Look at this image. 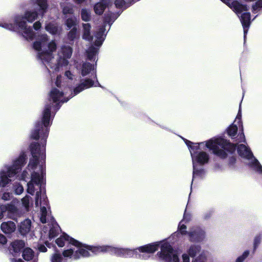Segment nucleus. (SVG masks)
I'll use <instances>...</instances> for the list:
<instances>
[{
    "label": "nucleus",
    "instance_id": "f257e3e1",
    "mask_svg": "<svg viewBox=\"0 0 262 262\" xmlns=\"http://www.w3.org/2000/svg\"><path fill=\"white\" fill-rule=\"evenodd\" d=\"M33 49L37 52V58L48 70L49 68L58 71L60 67L68 64V59L71 57L73 49L68 45H62L58 49L55 58L53 53L57 46L55 40H50L47 34L39 36L33 43Z\"/></svg>",
    "mask_w": 262,
    "mask_h": 262
},
{
    "label": "nucleus",
    "instance_id": "f03ea898",
    "mask_svg": "<svg viewBox=\"0 0 262 262\" xmlns=\"http://www.w3.org/2000/svg\"><path fill=\"white\" fill-rule=\"evenodd\" d=\"M51 116H42L41 120L37 121L30 135V138L33 140H38L41 139V143L42 145L41 149V145L38 142H32L30 145V151L33 157L41 158L43 164L46 161V154L45 146L46 145L47 139L49 136L50 126V117Z\"/></svg>",
    "mask_w": 262,
    "mask_h": 262
},
{
    "label": "nucleus",
    "instance_id": "7ed1b4c3",
    "mask_svg": "<svg viewBox=\"0 0 262 262\" xmlns=\"http://www.w3.org/2000/svg\"><path fill=\"white\" fill-rule=\"evenodd\" d=\"M36 11H26L24 15H17L14 17V23L4 21L0 23V27L12 31H18L27 40H32L35 35L31 26H28L26 21L33 23L37 18Z\"/></svg>",
    "mask_w": 262,
    "mask_h": 262
},
{
    "label": "nucleus",
    "instance_id": "20e7f679",
    "mask_svg": "<svg viewBox=\"0 0 262 262\" xmlns=\"http://www.w3.org/2000/svg\"><path fill=\"white\" fill-rule=\"evenodd\" d=\"M62 78L61 76L57 77L55 84L58 88H53L50 93V98L54 104L46 105L42 115H51L56 113L62 104L67 102L73 97V96L68 95V92L66 90H62V87L63 86L62 84Z\"/></svg>",
    "mask_w": 262,
    "mask_h": 262
},
{
    "label": "nucleus",
    "instance_id": "39448f33",
    "mask_svg": "<svg viewBox=\"0 0 262 262\" xmlns=\"http://www.w3.org/2000/svg\"><path fill=\"white\" fill-rule=\"evenodd\" d=\"M74 246L78 248L73 255V259L75 260L79 259L80 256L87 257L100 253H109L112 255H115V254H118L121 253L120 250H118L116 247L108 245L94 246L80 242L78 246Z\"/></svg>",
    "mask_w": 262,
    "mask_h": 262
},
{
    "label": "nucleus",
    "instance_id": "423d86ee",
    "mask_svg": "<svg viewBox=\"0 0 262 262\" xmlns=\"http://www.w3.org/2000/svg\"><path fill=\"white\" fill-rule=\"evenodd\" d=\"M206 146L212 151L214 155L221 159H225L228 157L227 152L233 154L236 150V145L222 137L208 140Z\"/></svg>",
    "mask_w": 262,
    "mask_h": 262
},
{
    "label": "nucleus",
    "instance_id": "0eeeda50",
    "mask_svg": "<svg viewBox=\"0 0 262 262\" xmlns=\"http://www.w3.org/2000/svg\"><path fill=\"white\" fill-rule=\"evenodd\" d=\"M118 15L113 13H110L106 14L104 20V26L108 24L110 26L117 19ZM105 26H103L99 29L94 36V45L95 47L92 46L86 51L88 58L91 61H95L96 58V55L98 53L99 48L102 45L105 39L106 34L105 32Z\"/></svg>",
    "mask_w": 262,
    "mask_h": 262
},
{
    "label": "nucleus",
    "instance_id": "6e6552de",
    "mask_svg": "<svg viewBox=\"0 0 262 262\" xmlns=\"http://www.w3.org/2000/svg\"><path fill=\"white\" fill-rule=\"evenodd\" d=\"M221 1L232 9L240 18V20L243 27L244 37L245 38L251 24L250 13L247 12L249 10L248 7L236 1Z\"/></svg>",
    "mask_w": 262,
    "mask_h": 262
},
{
    "label": "nucleus",
    "instance_id": "1a4fd4ad",
    "mask_svg": "<svg viewBox=\"0 0 262 262\" xmlns=\"http://www.w3.org/2000/svg\"><path fill=\"white\" fill-rule=\"evenodd\" d=\"M159 246V242H155L140 246L134 249L116 247L117 249L120 250L121 253L118 254H115V255L124 257H132L134 256H135L136 258L140 257L141 255L138 253V252L149 254L154 253L158 250Z\"/></svg>",
    "mask_w": 262,
    "mask_h": 262
},
{
    "label": "nucleus",
    "instance_id": "9d476101",
    "mask_svg": "<svg viewBox=\"0 0 262 262\" xmlns=\"http://www.w3.org/2000/svg\"><path fill=\"white\" fill-rule=\"evenodd\" d=\"M26 155L23 154L14 161L13 165L8 168L7 173L4 171L1 172L0 180L1 186L5 187L11 182L9 178H11L18 173L26 164Z\"/></svg>",
    "mask_w": 262,
    "mask_h": 262
},
{
    "label": "nucleus",
    "instance_id": "9b49d317",
    "mask_svg": "<svg viewBox=\"0 0 262 262\" xmlns=\"http://www.w3.org/2000/svg\"><path fill=\"white\" fill-rule=\"evenodd\" d=\"M157 255L165 262H180L177 253L174 252L173 247L167 242L161 245V251L157 253Z\"/></svg>",
    "mask_w": 262,
    "mask_h": 262
},
{
    "label": "nucleus",
    "instance_id": "f8f14e48",
    "mask_svg": "<svg viewBox=\"0 0 262 262\" xmlns=\"http://www.w3.org/2000/svg\"><path fill=\"white\" fill-rule=\"evenodd\" d=\"M188 237L190 242L200 243L205 241L206 233L205 229L199 226H194L190 228Z\"/></svg>",
    "mask_w": 262,
    "mask_h": 262
},
{
    "label": "nucleus",
    "instance_id": "ddd939ff",
    "mask_svg": "<svg viewBox=\"0 0 262 262\" xmlns=\"http://www.w3.org/2000/svg\"><path fill=\"white\" fill-rule=\"evenodd\" d=\"M25 247V243L23 240L16 239L11 242L8 247V250L13 257H18L20 256Z\"/></svg>",
    "mask_w": 262,
    "mask_h": 262
},
{
    "label": "nucleus",
    "instance_id": "4468645a",
    "mask_svg": "<svg viewBox=\"0 0 262 262\" xmlns=\"http://www.w3.org/2000/svg\"><path fill=\"white\" fill-rule=\"evenodd\" d=\"M191 157L193 164L198 163L203 165L207 163L209 160V157L208 154L204 151L191 152Z\"/></svg>",
    "mask_w": 262,
    "mask_h": 262
},
{
    "label": "nucleus",
    "instance_id": "2eb2a0df",
    "mask_svg": "<svg viewBox=\"0 0 262 262\" xmlns=\"http://www.w3.org/2000/svg\"><path fill=\"white\" fill-rule=\"evenodd\" d=\"M75 68L79 70L81 75L84 77L89 75L95 70V66L88 62H83L82 63H75Z\"/></svg>",
    "mask_w": 262,
    "mask_h": 262
},
{
    "label": "nucleus",
    "instance_id": "dca6fc26",
    "mask_svg": "<svg viewBox=\"0 0 262 262\" xmlns=\"http://www.w3.org/2000/svg\"><path fill=\"white\" fill-rule=\"evenodd\" d=\"M67 241L73 246H78L80 242L70 236L66 233H63L60 236L55 240V243L59 247H63L64 246V242Z\"/></svg>",
    "mask_w": 262,
    "mask_h": 262
},
{
    "label": "nucleus",
    "instance_id": "f3484780",
    "mask_svg": "<svg viewBox=\"0 0 262 262\" xmlns=\"http://www.w3.org/2000/svg\"><path fill=\"white\" fill-rule=\"evenodd\" d=\"M40 174H39L38 172H36L33 171L31 173V181L30 182L33 183L34 184L37 185H41V182L44 178L46 177V167L45 166L43 167L42 165H41L40 166Z\"/></svg>",
    "mask_w": 262,
    "mask_h": 262
},
{
    "label": "nucleus",
    "instance_id": "a211bd4d",
    "mask_svg": "<svg viewBox=\"0 0 262 262\" xmlns=\"http://www.w3.org/2000/svg\"><path fill=\"white\" fill-rule=\"evenodd\" d=\"M94 82L91 79L86 78L81 80L80 83L74 89V94L76 95L84 90L92 87Z\"/></svg>",
    "mask_w": 262,
    "mask_h": 262
},
{
    "label": "nucleus",
    "instance_id": "6ab92c4d",
    "mask_svg": "<svg viewBox=\"0 0 262 262\" xmlns=\"http://www.w3.org/2000/svg\"><path fill=\"white\" fill-rule=\"evenodd\" d=\"M236 145V149H237L238 155L242 158L250 159L253 157V155L250 149L246 145L243 144Z\"/></svg>",
    "mask_w": 262,
    "mask_h": 262
},
{
    "label": "nucleus",
    "instance_id": "aec40b11",
    "mask_svg": "<svg viewBox=\"0 0 262 262\" xmlns=\"http://www.w3.org/2000/svg\"><path fill=\"white\" fill-rule=\"evenodd\" d=\"M1 228L2 231L6 234H10L14 232L16 229L15 223L12 221L3 222L2 223Z\"/></svg>",
    "mask_w": 262,
    "mask_h": 262
},
{
    "label": "nucleus",
    "instance_id": "412c9836",
    "mask_svg": "<svg viewBox=\"0 0 262 262\" xmlns=\"http://www.w3.org/2000/svg\"><path fill=\"white\" fill-rule=\"evenodd\" d=\"M83 28V34H82V38L84 40L92 41L94 39L93 37L91 35V26L90 24H82Z\"/></svg>",
    "mask_w": 262,
    "mask_h": 262
},
{
    "label": "nucleus",
    "instance_id": "4be33fe9",
    "mask_svg": "<svg viewBox=\"0 0 262 262\" xmlns=\"http://www.w3.org/2000/svg\"><path fill=\"white\" fill-rule=\"evenodd\" d=\"M32 3L36 4L39 7V12L41 15V17L43 16L46 12L48 5L47 0H31Z\"/></svg>",
    "mask_w": 262,
    "mask_h": 262
},
{
    "label": "nucleus",
    "instance_id": "5701e85b",
    "mask_svg": "<svg viewBox=\"0 0 262 262\" xmlns=\"http://www.w3.org/2000/svg\"><path fill=\"white\" fill-rule=\"evenodd\" d=\"M31 226V221L29 219L25 220L19 226L20 233L23 235L28 233L30 230Z\"/></svg>",
    "mask_w": 262,
    "mask_h": 262
},
{
    "label": "nucleus",
    "instance_id": "b1692460",
    "mask_svg": "<svg viewBox=\"0 0 262 262\" xmlns=\"http://www.w3.org/2000/svg\"><path fill=\"white\" fill-rule=\"evenodd\" d=\"M21 253L23 259L28 261L32 260L34 256V252L29 247H24Z\"/></svg>",
    "mask_w": 262,
    "mask_h": 262
},
{
    "label": "nucleus",
    "instance_id": "393cba45",
    "mask_svg": "<svg viewBox=\"0 0 262 262\" xmlns=\"http://www.w3.org/2000/svg\"><path fill=\"white\" fill-rule=\"evenodd\" d=\"M45 29L47 31L52 35H55L59 32V29L55 23H49L46 24Z\"/></svg>",
    "mask_w": 262,
    "mask_h": 262
},
{
    "label": "nucleus",
    "instance_id": "a878e982",
    "mask_svg": "<svg viewBox=\"0 0 262 262\" xmlns=\"http://www.w3.org/2000/svg\"><path fill=\"white\" fill-rule=\"evenodd\" d=\"M244 1L247 3L255 1L252 6V12L253 13H258L262 8V0H244Z\"/></svg>",
    "mask_w": 262,
    "mask_h": 262
},
{
    "label": "nucleus",
    "instance_id": "bb28decb",
    "mask_svg": "<svg viewBox=\"0 0 262 262\" xmlns=\"http://www.w3.org/2000/svg\"><path fill=\"white\" fill-rule=\"evenodd\" d=\"M106 6L102 2L97 3L94 5V11L96 14L102 15L105 9Z\"/></svg>",
    "mask_w": 262,
    "mask_h": 262
},
{
    "label": "nucleus",
    "instance_id": "cd10ccee",
    "mask_svg": "<svg viewBox=\"0 0 262 262\" xmlns=\"http://www.w3.org/2000/svg\"><path fill=\"white\" fill-rule=\"evenodd\" d=\"M201 250V247L198 245H192L187 251L188 255L191 257H194Z\"/></svg>",
    "mask_w": 262,
    "mask_h": 262
},
{
    "label": "nucleus",
    "instance_id": "c85d7f7f",
    "mask_svg": "<svg viewBox=\"0 0 262 262\" xmlns=\"http://www.w3.org/2000/svg\"><path fill=\"white\" fill-rule=\"evenodd\" d=\"M80 15L83 21L88 22L90 21L91 19V11L88 8H82L80 11Z\"/></svg>",
    "mask_w": 262,
    "mask_h": 262
},
{
    "label": "nucleus",
    "instance_id": "c756f323",
    "mask_svg": "<svg viewBox=\"0 0 262 262\" xmlns=\"http://www.w3.org/2000/svg\"><path fill=\"white\" fill-rule=\"evenodd\" d=\"M131 3L130 0H116L115 5L117 8L126 9Z\"/></svg>",
    "mask_w": 262,
    "mask_h": 262
},
{
    "label": "nucleus",
    "instance_id": "7c9ffc66",
    "mask_svg": "<svg viewBox=\"0 0 262 262\" xmlns=\"http://www.w3.org/2000/svg\"><path fill=\"white\" fill-rule=\"evenodd\" d=\"M39 157H32V158L30 159L29 163L28 165V169L29 170H34L36 168L39 163Z\"/></svg>",
    "mask_w": 262,
    "mask_h": 262
},
{
    "label": "nucleus",
    "instance_id": "2f4dec72",
    "mask_svg": "<svg viewBox=\"0 0 262 262\" xmlns=\"http://www.w3.org/2000/svg\"><path fill=\"white\" fill-rule=\"evenodd\" d=\"M63 14H72L74 13L73 5L68 4L66 5H61Z\"/></svg>",
    "mask_w": 262,
    "mask_h": 262
},
{
    "label": "nucleus",
    "instance_id": "473e14b6",
    "mask_svg": "<svg viewBox=\"0 0 262 262\" xmlns=\"http://www.w3.org/2000/svg\"><path fill=\"white\" fill-rule=\"evenodd\" d=\"M205 173V170L203 168L198 169L196 168L195 165L194 163L193 164V178L195 177H199L201 178H203V176Z\"/></svg>",
    "mask_w": 262,
    "mask_h": 262
},
{
    "label": "nucleus",
    "instance_id": "72a5a7b5",
    "mask_svg": "<svg viewBox=\"0 0 262 262\" xmlns=\"http://www.w3.org/2000/svg\"><path fill=\"white\" fill-rule=\"evenodd\" d=\"M237 132V127L235 125H232L226 129L227 134L230 137H233L236 136Z\"/></svg>",
    "mask_w": 262,
    "mask_h": 262
},
{
    "label": "nucleus",
    "instance_id": "f704fd0d",
    "mask_svg": "<svg viewBox=\"0 0 262 262\" xmlns=\"http://www.w3.org/2000/svg\"><path fill=\"white\" fill-rule=\"evenodd\" d=\"M40 211H41V216L40 217V221L42 223L45 224L47 223V211L46 207L45 206L41 207L40 208Z\"/></svg>",
    "mask_w": 262,
    "mask_h": 262
},
{
    "label": "nucleus",
    "instance_id": "c9c22d12",
    "mask_svg": "<svg viewBox=\"0 0 262 262\" xmlns=\"http://www.w3.org/2000/svg\"><path fill=\"white\" fill-rule=\"evenodd\" d=\"M58 234V229L55 227H52L50 228L49 232V238L52 239L57 236Z\"/></svg>",
    "mask_w": 262,
    "mask_h": 262
},
{
    "label": "nucleus",
    "instance_id": "e433bc0d",
    "mask_svg": "<svg viewBox=\"0 0 262 262\" xmlns=\"http://www.w3.org/2000/svg\"><path fill=\"white\" fill-rule=\"evenodd\" d=\"M50 260L51 262H62L63 258L60 253L56 252L52 255Z\"/></svg>",
    "mask_w": 262,
    "mask_h": 262
},
{
    "label": "nucleus",
    "instance_id": "4c0bfd02",
    "mask_svg": "<svg viewBox=\"0 0 262 262\" xmlns=\"http://www.w3.org/2000/svg\"><path fill=\"white\" fill-rule=\"evenodd\" d=\"M182 220L179 224L178 226V230L179 231L180 233L182 235H188L189 234V231H187V227L184 224H181V222L183 221Z\"/></svg>",
    "mask_w": 262,
    "mask_h": 262
},
{
    "label": "nucleus",
    "instance_id": "58836bf2",
    "mask_svg": "<svg viewBox=\"0 0 262 262\" xmlns=\"http://www.w3.org/2000/svg\"><path fill=\"white\" fill-rule=\"evenodd\" d=\"M77 28L73 27L68 33V38L70 40H73L76 38Z\"/></svg>",
    "mask_w": 262,
    "mask_h": 262
},
{
    "label": "nucleus",
    "instance_id": "ea45409f",
    "mask_svg": "<svg viewBox=\"0 0 262 262\" xmlns=\"http://www.w3.org/2000/svg\"><path fill=\"white\" fill-rule=\"evenodd\" d=\"M74 254V250L72 248L64 250L62 253V255L64 257H70L73 258V255Z\"/></svg>",
    "mask_w": 262,
    "mask_h": 262
},
{
    "label": "nucleus",
    "instance_id": "a19ab883",
    "mask_svg": "<svg viewBox=\"0 0 262 262\" xmlns=\"http://www.w3.org/2000/svg\"><path fill=\"white\" fill-rule=\"evenodd\" d=\"M65 24L67 27L68 29H70L73 27H75L74 26L76 25V21L73 18H69L66 20Z\"/></svg>",
    "mask_w": 262,
    "mask_h": 262
},
{
    "label": "nucleus",
    "instance_id": "79ce46f5",
    "mask_svg": "<svg viewBox=\"0 0 262 262\" xmlns=\"http://www.w3.org/2000/svg\"><path fill=\"white\" fill-rule=\"evenodd\" d=\"M34 183L31 182H29L27 184V192L31 195H33L35 192V188Z\"/></svg>",
    "mask_w": 262,
    "mask_h": 262
},
{
    "label": "nucleus",
    "instance_id": "37998d69",
    "mask_svg": "<svg viewBox=\"0 0 262 262\" xmlns=\"http://www.w3.org/2000/svg\"><path fill=\"white\" fill-rule=\"evenodd\" d=\"M261 239V235L259 234L255 237L253 243V250H256L259 244L260 243Z\"/></svg>",
    "mask_w": 262,
    "mask_h": 262
},
{
    "label": "nucleus",
    "instance_id": "c03bdc74",
    "mask_svg": "<svg viewBox=\"0 0 262 262\" xmlns=\"http://www.w3.org/2000/svg\"><path fill=\"white\" fill-rule=\"evenodd\" d=\"M249 254V251L246 250L243 254L238 257L236 260V262H243L244 260L248 256Z\"/></svg>",
    "mask_w": 262,
    "mask_h": 262
},
{
    "label": "nucleus",
    "instance_id": "a18cd8bd",
    "mask_svg": "<svg viewBox=\"0 0 262 262\" xmlns=\"http://www.w3.org/2000/svg\"><path fill=\"white\" fill-rule=\"evenodd\" d=\"M203 143H193V144H192V145H191L190 148H189V150H190V154H191V152H195V151H197L196 150H199L200 149V145L201 144H202Z\"/></svg>",
    "mask_w": 262,
    "mask_h": 262
},
{
    "label": "nucleus",
    "instance_id": "49530a36",
    "mask_svg": "<svg viewBox=\"0 0 262 262\" xmlns=\"http://www.w3.org/2000/svg\"><path fill=\"white\" fill-rule=\"evenodd\" d=\"M6 208V212L8 211L11 212H14L16 208L14 205L12 204H9L7 205H3Z\"/></svg>",
    "mask_w": 262,
    "mask_h": 262
},
{
    "label": "nucleus",
    "instance_id": "de8ad7c7",
    "mask_svg": "<svg viewBox=\"0 0 262 262\" xmlns=\"http://www.w3.org/2000/svg\"><path fill=\"white\" fill-rule=\"evenodd\" d=\"M29 198L30 196L28 195L25 196L21 200L22 204L23 206L26 208H28L29 206Z\"/></svg>",
    "mask_w": 262,
    "mask_h": 262
},
{
    "label": "nucleus",
    "instance_id": "09e8293b",
    "mask_svg": "<svg viewBox=\"0 0 262 262\" xmlns=\"http://www.w3.org/2000/svg\"><path fill=\"white\" fill-rule=\"evenodd\" d=\"M236 161V158L235 156H232L228 160V165L229 166H234Z\"/></svg>",
    "mask_w": 262,
    "mask_h": 262
},
{
    "label": "nucleus",
    "instance_id": "8fccbe9b",
    "mask_svg": "<svg viewBox=\"0 0 262 262\" xmlns=\"http://www.w3.org/2000/svg\"><path fill=\"white\" fill-rule=\"evenodd\" d=\"M205 256L204 255V256H203L202 254H201L198 257H196L192 262H205Z\"/></svg>",
    "mask_w": 262,
    "mask_h": 262
},
{
    "label": "nucleus",
    "instance_id": "3c124183",
    "mask_svg": "<svg viewBox=\"0 0 262 262\" xmlns=\"http://www.w3.org/2000/svg\"><path fill=\"white\" fill-rule=\"evenodd\" d=\"M7 242V239L5 236L0 234V246L6 244Z\"/></svg>",
    "mask_w": 262,
    "mask_h": 262
},
{
    "label": "nucleus",
    "instance_id": "603ef678",
    "mask_svg": "<svg viewBox=\"0 0 262 262\" xmlns=\"http://www.w3.org/2000/svg\"><path fill=\"white\" fill-rule=\"evenodd\" d=\"M41 190L38 191L36 193V196H35V205L36 206H38V201L39 200H40L41 198Z\"/></svg>",
    "mask_w": 262,
    "mask_h": 262
},
{
    "label": "nucleus",
    "instance_id": "864d4df0",
    "mask_svg": "<svg viewBox=\"0 0 262 262\" xmlns=\"http://www.w3.org/2000/svg\"><path fill=\"white\" fill-rule=\"evenodd\" d=\"M38 250L39 252H46L47 251V247L42 244L38 245Z\"/></svg>",
    "mask_w": 262,
    "mask_h": 262
},
{
    "label": "nucleus",
    "instance_id": "5fc2aeb1",
    "mask_svg": "<svg viewBox=\"0 0 262 262\" xmlns=\"http://www.w3.org/2000/svg\"><path fill=\"white\" fill-rule=\"evenodd\" d=\"M64 75L69 79L72 80L74 78V75L69 70L66 71Z\"/></svg>",
    "mask_w": 262,
    "mask_h": 262
},
{
    "label": "nucleus",
    "instance_id": "6e6d98bb",
    "mask_svg": "<svg viewBox=\"0 0 262 262\" xmlns=\"http://www.w3.org/2000/svg\"><path fill=\"white\" fill-rule=\"evenodd\" d=\"M6 213V208L3 205L0 206V220L4 217V213Z\"/></svg>",
    "mask_w": 262,
    "mask_h": 262
},
{
    "label": "nucleus",
    "instance_id": "4d7b16f0",
    "mask_svg": "<svg viewBox=\"0 0 262 262\" xmlns=\"http://www.w3.org/2000/svg\"><path fill=\"white\" fill-rule=\"evenodd\" d=\"M10 193L9 192H4L2 195V199L5 201H8L10 199Z\"/></svg>",
    "mask_w": 262,
    "mask_h": 262
},
{
    "label": "nucleus",
    "instance_id": "13d9d810",
    "mask_svg": "<svg viewBox=\"0 0 262 262\" xmlns=\"http://www.w3.org/2000/svg\"><path fill=\"white\" fill-rule=\"evenodd\" d=\"M41 24L39 21H36L33 24V28L36 31L38 30L41 28Z\"/></svg>",
    "mask_w": 262,
    "mask_h": 262
},
{
    "label": "nucleus",
    "instance_id": "bf43d9fd",
    "mask_svg": "<svg viewBox=\"0 0 262 262\" xmlns=\"http://www.w3.org/2000/svg\"><path fill=\"white\" fill-rule=\"evenodd\" d=\"M15 193L17 194H21L23 191H24V188H23V187L21 186V185H19L17 187V188L15 189Z\"/></svg>",
    "mask_w": 262,
    "mask_h": 262
},
{
    "label": "nucleus",
    "instance_id": "052dcab7",
    "mask_svg": "<svg viewBox=\"0 0 262 262\" xmlns=\"http://www.w3.org/2000/svg\"><path fill=\"white\" fill-rule=\"evenodd\" d=\"M189 255L186 254L182 255L183 262H190Z\"/></svg>",
    "mask_w": 262,
    "mask_h": 262
},
{
    "label": "nucleus",
    "instance_id": "680f3d73",
    "mask_svg": "<svg viewBox=\"0 0 262 262\" xmlns=\"http://www.w3.org/2000/svg\"><path fill=\"white\" fill-rule=\"evenodd\" d=\"M184 141L185 143L186 144V145L188 146L189 149L190 148L191 145H192V144H193V142H192L186 139H184Z\"/></svg>",
    "mask_w": 262,
    "mask_h": 262
},
{
    "label": "nucleus",
    "instance_id": "e2e57ef3",
    "mask_svg": "<svg viewBox=\"0 0 262 262\" xmlns=\"http://www.w3.org/2000/svg\"><path fill=\"white\" fill-rule=\"evenodd\" d=\"M183 220H186L185 223L188 222L190 220V216L189 214H186V213H184L183 216Z\"/></svg>",
    "mask_w": 262,
    "mask_h": 262
},
{
    "label": "nucleus",
    "instance_id": "0e129e2a",
    "mask_svg": "<svg viewBox=\"0 0 262 262\" xmlns=\"http://www.w3.org/2000/svg\"><path fill=\"white\" fill-rule=\"evenodd\" d=\"M11 262H24L21 258L16 259L15 258H11Z\"/></svg>",
    "mask_w": 262,
    "mask_h": 262
},
{
    "label": "nucleus",
    "instance_id": "69168bd1",
    "mask_svg": "<svg viewBox=\"0 0 262 262\" xmlns=\"http://www.w3.org/2000/svg\"><path fill=\"white\" fill-rule=\"evenodd\" d=\"M73 1L76 4H80L85 2L86 0H73Z\"/></svg>",
    "mask_w": 262,
    "mask_h": 262
},
{
    "label": "nucleus",
    "instance_id": "338daca9",
    "mask_svg": "<svg viewBox=\"0 0 262 262\" xmlns=\"http://www.w3.org/2000/svg\"><path fill=\"white\" fill-rule=\"evenodd\" d=\"M257 171H258L260 172H262V166L259 164L257 166Z\"/></svg>",
    "mask_w": 262,
    "mask_h": 262
},
{
    "label": "nucleus",
    "instance_id": "774afa93",
    "mask_svg": "<svg viewBox=\"0 0 262 262\" xmlns=\"http://www.w3.org/2000/svg\"><path fill=\"white\" fill-rule=\"evenodd\" d=\"M45 244L46 247H47L49 248H50L51 247V244L49 242L46 241V242H45Z\"/></svg>",
    "mask_w": 262,
    "mask_h": 262
}]
</instances>
